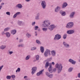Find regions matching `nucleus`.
Masks as SVG:
<instances>
[{
    "instance_id": "f03ea898",
    "label": "nucleus",
    "mask_w": 80,
    "mask_h": 80,
    "mask_svg": "<svg viewBox=\"0 0 80 80\" xmlns=\"http://www.w3.org/2000/svg\"><path fill=\"white\" fill-rule=\"evenodd\" d=\"M50 66L49 68H48V70L50 73H52L53 72V70L52 68V64L51 63H49L48 62H47L45 64V68H47L48 67Z\"/></svg>"
},
{
    "instance_id": "a211bd4d",
    "label": "nucleus",
    "mask_w": 80,
    "mask_h": 80,
    "mask_svg": "<svg viewBox=\"0 0 80 80\" xmlns=\"http://www.w3.org/2000/svg\"><path fill=\"white\" fill-rule=\"evenodd\" d=\"M44 71V69H42L41 70V71H40L39 72H38L37 73V76H40L41 74L42 73V72H43V71Z\"/></svg>"
},
{
    "instance_id": "6e6552de",
    "label": "nucleus",
    "mask_w": 80,
    "mask_h": 80,
    "mask_svg": "<svg viewBox=\"0 0 80 80\" xmlns=\"http://www.w3.org/2000/svg\"><path fill=\"white\" fill-rule=\"evenodd\" d=\"M75 33V30L71 29L68 30L67 32V33L68 35H72V34H73Z\"/></svg>"
},
{
    "instance_id": "a878e982",
    "label": "nucleus",
    "mask_w": 80,
    "mask_h": 80,
    "mask_svg": "<svg viewBox=\"0 0 80 80\" xmlns=\"http://www.w3.org/2000/svg\"><path fill=\"white\" fill-rule=\"evenodd\" d=\"M26 36L27 37V38H30L32 36V35H31V34H29L28 33H27L26 34Z\"/></svg>"
},
{
    "instance_id": "680f3d73",
    "label": "nucleus",
    "mask_w": 80,
    "mask_h": 80,
    "mask_svg": "<svg viewBox=\"0 0 80 80\" xmlns=\"http://www.w3.org/2000/svg\"><path fill=\"white\" fill-rule=\"evenodd\" d=\"M16 40H18V38H16Z\"/></svg>"
},
{
    "instance_id": "58836bf2",
    "label": "nucleus",
    "mask_w": 80,
    "mask_h": 80,
    "mask_svg": "<svg viewBox=\"0 0 80 80\" xmlns=\"http://www.w3.org/2000/svg\"><path fill=\"white\" fill-rule=\"evenodd\" d=\"M50 74L49 72H45V74L46 75V76H47V77H48Z\"/></svg>"
},
{
    "instance_id": "412c9836",
    "label": "nucleus",
    "mask_w": 80,
    "mask_h": 80,
    "mask_svg": "<svg viewBox=\"0 0 80 80\" xmlns=\"http://www.w3.org/2000/svg\"><path fill=\"white\" fill-rule=\"evenodd\" d=\"M40 16V13H38L37 15L36 16L35 19L36 20H39L40 18H39Z\"/></svg>"
},
{
    "instance_id": "de8ad7c7",
    "label": "nucleus",
    "mask_w": 80,
    "mask_h": 80,
    "mask_svg": "<svg viewBox=\"0 0 80 80\" xmlns=\"http://www.w3.org/2000/svg\"><path fill=\"white\" fill-rule=\"evenodd\" d=\"M21 13L20 12H17L16 13V14L17 15H20V14H21Z\"/></svg>"
},
{
    "instance_id": "2f4dec72",
    "label": "nucleus",
    "mask_w": 80,
    "mask_h": 80,
    "mask_svg": "<svg viewBox=\"0 0 80 80\" xmlns=\"http://www.w3.org/2000/svg\"><path fill=\"white\" fill-rule=\"evenodd\" d=\"M20 72V68H18L17 70L16 71V72L17 73V72Z\"/></svg>"
},
{
    "instance_id": "5fc2aeb1",
    "label": "nucleus",
    "mask_w": 80,
    "mask_h": 80,
    "mask_svg": "<svg viewBox=\"0 0 80 80\" xmlns=\"http://www.w3.org/2000/svg\"><path fill=\"white\" fill-rule=\"evenodd\" d=\"M51 64H52V65H55V62H52V63H51Z\"/></svg>"
},
{
    "instance_id": "8fccbe9b",
    "label": "nucleus",
    "mask_w": 80,
    "mask_h": 80,
    "mask_svg": "<svg viewBox=\"0 0 80 80\" xmlns=\"http://www.w3.org/2000/svg\"><path fill=\"white\" fill-rule=\"evenodd\" d=\"M57 71V69L56 68H54L53 69V72H55Z\"/></svg>"
},
{
    "instance_id": "49530a36",
    "label": "nucleus",
    "mask_w": 80,
    "mask_h": 80,
    "mask_svg": "<svg viewBox=\"0 0 80 80\" xmlns=\"http://www.w3.org/2000/svg\"><path fill=\"white\" fill-rule=\"evenodd\" d=\"M11 77L12 78H15V76L14 75H11Z\"/></svg>"
},
{
    "instance_id": "72a5a7b5",
    "label": "nucleus",
    "mask_w": 80,
    "mask_h": 80,
    "mask_svg": "<svg viewBox=\"0 0 80 80\" xmlns=\"http://www.w3.org/2000/svg\"><path fill=\"white\" fill-rule=\"evenodd\" d=\"M37 49V48L35 47H32L31 49V50H35Z\"/></svg>"
},
{
    "instance_id": "b1692460",
    "label": "nucleus",
    "mask_w": 80,
    "mask_h": 80,
    "mask_svg": "<svg viewBox=\"0 0 80 80\" xmlns=\"http://www.w3.org/2000/svg\"><path fill=\"white\" fill-rule=\"evenodd\" d=\"M41 52L42 53H43L44 52V50L45 49H44V48L42 46H41L40 48Z\"/></svg>"
},
{
    "instance_id": "39448f33",
    "label": "nucleus",
    "mask_w": 80,
    "mask_h": 80,
    "mask_svg": "<svg viewBox=\"0 0 80 80\" xmlns=\"http://www.w3.org/2000/svg\"><path fill=\"white\" fill-rule=\"evenodd\" d=\"M63 44L65 47L66 50H68V51L71 50L70 49V45L64 42H63Z\"/></svg>"
},
{
    "instance_id": "aec40b11",
    "label": "nucleus",
    "mask_w": 80,
    "mask_h": 80,
    "mask_svg": "<svg viewBox=\"0 0 80 80\" xmlns=\"http://www.w3.org/2000/svg\"><path fill=\"white\" fill-rule=\"evenodd\" d=\"M17 33V31L16 30H12L11 31V33L12 35H15Z\"/></svg>"
},
{
    "instance_id": "c9c22d12",
    "label": "nucleus",
    "mask_w": 80,
    "mask_h": 80,
    "mask_svg": "<svg viewBox=\"0 0 80 80\" xmlns=\"http://www.w3.org/2000/svg\"><path fill=\"white\" fill-rule=\"evenodd\" d=\"M53 74H50L49 75L48 77H49V78H52L53 77Z\"/></svg>"
},
{
    "instance_id": "bf43d9fd",
    "label": "nucleus",
    "mask_w": 80,
    "mask_h": 80,
    "mask_svg": "<svg viewBox=\"0 0 80 80\" xmlns=\"http://www.w3.org/2000/svg\"><path fill=\"white\" fill-rule=\"evenodd\" d=\"M38 31L39 32H40V29H38Z\"/></svg>"
},
{
    "instance_id": "423d86ee",
    "label": "nucleus",
    "mask_w": 80,
    "mask_h": 80,
    "mask_svg": "<svg viewBox=\"0 0 80 80\" xmlns=\"http://www.w3.org/2000/svg\"><path fill=\"white\" fill-rule=\"evenodd\" d=\"M74 23L73 22H70L67 24L66 26V28H71L73 26Z\"/></svg>"
},
{
    "instance_id": "20e7f679",
    "label": "nucleus",
    "mask_w": 80,
    "mask_h": 80,
    "mask_svg": "<svg viewBox=\"0 0 80 80\" xmlns=\"http://www.w3.org/2000/svg\"><path fill=\"white\" fill-rule=\"evenodd\" d=\"M50 50L47 49L44 53V56L45 57H48V56H50L51 53H50Z\"/></svg>"
},
{
    "instance_id": "a19ab883",
    "label": "nucleus",
    "mask_w": 80,
    "mask_h": 80,
    "mask_svg": "<svg viewBox=\"0 0 80 80\" xmlns=\"http://www.w3.org/2000/svg\"><path fill=\"white\" fill-rule=\"evenodd\" d=\"M6 15H9V16H10V12H6Z\"/></svg>"
},
{
    "instance_id": "4d7b16f0",
    "label": "nucleus",
    "mask_w": 80,
    "mask_h": 80,
    "mask_svg": "<svg viewBox=\"0 0 80 80\" xmlns=\"http://www.w3.org/2000/svg\"><path fill=\"white\" fill-rule=\"evenodd\" d=\"M2 6H0V10L2 9Z\"/></svg>"
},
{
    "instance_id": "ddd939ff",
    "label": "nucleus",
    "mask_w": 80,
    "mask_h": 80,
    "mask_svg": "<svg viewBox=\"0 0 80 80\" xmlns=\"http://www.w3.org/2000/svg\"><path fill=\"white\" fill-rule=\"evenodd\" d=\"M16 7L19 9H21L23 8V6L21 4H18L16 5Z\"/></svg>"
},
{
    "instance_id": "ea45409f",
    "label": "nucleus",
    "mask_w": 80,
    "mask_h": 80,
    "mask_svg": "<svg viewBox=\"0 0 80 80\" xmlns=\"http://www.w3.org/2000/svg\"><path fill=\"white\" fill-rule=\"evenodd\" d=\"M39 28V27L37 26H36L34 27V30H37L38 28Z\"/></svg>"
},
{
    "instance_id": "bb28decb",
    "label": "nucleus",
    "mask_w": 80,
    "mask_h": 80,
    "mask_svg": "<svg viewBox=\"0 0 80 80\" xmlns=\"http://www.w3.org/2000/svg\"><path fill=\"white\" fill-rule=\"evenodd\" d=\"M18 47H24V44H23L21 43L18 45Z\"/></svg>"
},
{
    "instance_id": "e2e57ef3",
    "label": "nucleus",
    "mask_w": 80,
    "mask_h": 80,
    "mask_svg": "<svg viewBox=\"0 0 80 80\" xmlns=\"http://www.w3.org/2000/svg\"><path fill=\"white\" fill-rule=\"evenodd\" d=\"M48 61H49V60H50V59H48Z\"/></svg>"
},
{
    "instance_id": "2eb2a0df",
    "label": "nucleus",
    "mask_w": 80,
    "mask_h": 80,
    "mask_svg": "<svg viewBox=\"0 0 80 80\" xmlns=\"http://www.w3.org/2000/svg\"><path fill=\"white\" fill-rule=\"evenodd\" d=\"M51 55L53 57H55L56 55V51L55 50L51 51Z\"/></svg>"
},
{
    "instance_id": "6ab92c4d",
    "label": "nucleus",
    "mask_w": 80,
    "mask_h": 80,
    "mask_svg": "<svg viewBox=\"0 0 80 80\" xmlns=\"http://www.w3.org/2000/svg\"><path fill=\"white\" fill-rule=\"evenodd\" d=\"M68 5V4L66 2H64L63 3V4L62 5V8H65Z\"/></svg>"
},
{
    "instance_id": "052dcab7",
    "label": "nucleus",
    "mask_w": 80,
    "mask_h": 80,
    "mask_svg": "<svg viewBox=\"0 0 80 80\" xmlns=\"http://www.w3.org/2000/svg\"><path fill=\"white\" fill-rule=\"evenodd\" d=\"M2 0H0V3H1V2H2Z\"/></svg>"
},
{
    "instance_id": "09e8293b",
    "label": "nucleus",
    "mask_w": 80,
    "mask_h": 80,
    "mask_svg": "<svg viewBox=\"0 0 80 80\" xmlns=\"http://www.w3.org/2000/svg\"><path fill=\"white\" fill-rule=\"evenodd\" d=\"M78 78H80V73L78 74Z\"/></svg>"
},
{
    "instance_id": "13d9d810",
    "label": "nucleus",
    "mask_w": 80,
    "mask_h": 80,
    "mask_svg": "<svg viewBox=\"0 0 80 80\" xmlns=\"http://www.w3.org/2000/svg\"><path fill=\"white\" fill-rule=\"evenodd\" d=\"M1 5H4V3H1Z\"/></svg>"
},
{
    "instance_id": "4468645a",
    "label": "nucleus",
    "mask_w": 80,
    "mask_h": 80,
    "mask_svg": "<svg viewBox=\"0 0 80 80\" xmlns=\"http://www.w3.org/2000/svg\"><path fill=\"white\" fill-rule=\"evenodd\" d=\"M75 14V12H73L71 13L69 17L70 18H73L74 17V15Z\"/></svg>"
},
{
    "instance_id": "473e14b6",
    "label": "nucleus",
    "mask_w": 80,
    "mask_h": 80,
    "mask_svg": "<svg viewBox=\"0 0 80 80\" xmlns=\"http://www.w3.org/2000/svg\"><path fill=\"white\" fill-rule=\"evenodd\" d=\"M48 30V28H42V30L43 32H46Z\"/></svg>"
},
{
    "instance_id": "9d476101",
    "label": "nucleus",
    "mask_w": 80,
    "mask_h": 80,
    "mask_svg": "<svg viewBox=\"0 0 80 80\" xmlns=\"http://www.w3.org/2000/svg\"><path fill=\"white\" fill-rule=\"evenodd\" d=\"M17 23L19 26H23L24 24L23 23L22 21L21 20H19L18 21Z\"/></svg>"
},
{
    "instance_id": "f3484780",
    "label": "nucleus",
    "mask_w": 80,
    "mask_h": 80,
    "mask_svg": "<svg viewBox=\"0 0 80 80\" xmlns=\"http://www.w3.org/2000/svg\"><path fill=\"white\" fill-rule=\"evenodd\" d=\"M60 13L61 14L62 16H65L66 15V12L65 11H63L62 10H61L60 11Z\"/></svg>"
},
{
    "instance_id": "864d4df0",
    "label": "nucleus",
    "mask_w": 80,
    "mask_h": 80,
    "mask_svg": "<svg viewBox=\"0 0 80 80\" xmlns=\"http://www.w3.org/2000/svg\"><path fill=\"white\" fill-rule=\"evenodd\" d=\"M26 2H30V0H25Z\"/></svg>"
},
{
    "instance_id": "0e129e2a",
    "label": "nucleus",
    "mask_w": 80,
    "mask_h": 80,
    "mask_svg": "<svg viewBox=\"0 0 80 80\" xmlns=\"http://www.w3.org/2000/svg\"><path fill=\"white\" fill-rule=\"evenodd\" d=\"M78 62H80V60H79Z\"/></svg>"
},
{
    "instance_id": "c756f323",
    "label": "nucleus",
    "mask_w": 80,
    "mask_h": 80,
    "mask_svg": "<svg viewBox=\"0 0 80 80\" xmlns=\"http://www.w3.org/2000/svg\"><path fill=\"white\" fill-rule=\"evenodd\" d=\"M73 68H69L68 70V72H71L72 71V70H73Z\"/></svg>"
},
{
    "instance_id": "7c9ffc66",
    "label": "nucleus",
    "mask_w": 80,
    "mask_h": 80,
    "mask_svg": "<svg viewBox=\"0 0 80 80\" xmlns=\"http://www.w3.org/2000/svg\"><path fill=\"white\" fill-rule=\"evenodd\" d=\"M10 29V28H7L4 29V32H7L8 30H9Z\"/></svg>"
},
{
    "instance_id": "603ef678",
    "label": "nucleus",
    "mask_w": 80,
    "mask_h": 80,
    "mask_svg": "<svg viewBox=\"0 0 80 80\" xmlns=\"http://www.w3.org/2000/svg\"><path fill=\"white\" fill-rule=\"evenodd\" d=\"M2 35H5V32H2Z\"/></svg>"
},
{
    "instance_id": "7ed1b4c3",
    "label": "nucleus",
    "mask_w": 80,
    "mask_h": 80,
    "mask_svg": "<svg viewBox=\"0 0 80 80\" xmlns=\"http://www.w3.org/2000/svg\"><path fill=\"white\" fill-rule=\"evenodd\" d=\"M55 67L56 68H57L58 73H60L62 70V68H63L62 64L61 63H57L55 65Z\"/></svg>"
},
{
    "instance_id": "4c0bfd02",
    "label": "nucleus",
    "mask_w": 80,
    "mask_h": 80,
    "mask_svg": "<svg viewBox=\"0 0 80 80\" xmlns=\"http://www.w3.org/2000/svg\"><path fill=\"white\" fill-rule=\"evenodd\" d=\"M40 57L38 55H37L36 56V60H39V58Z\"/></svg>"
},
{
    "instance_id": "9b49d317",
    "label": "nucleus",
    "mask_w": 80,
    "mask_h": 80,
    "mask_svg": "<svg viewBox=\"0 0 80 80\" xmlns=\"http://www.w3.org/2000/svg\"><path fill=\"white\" fill-rule=\"evenodd\" d=\"M37 67H34L32 68L31 74L33 75L35 73V72L37 71Z\"/></svg>"
},
{
    "instance_id": "4be33fe9",
    "label": "nucleus",
    "mask_w": 80,
    "mask_h": 80,
    "mask_svg": "<svg viewBox=\"0 0 80 80\" xmlns=\"http://www.w3.org/2000/svg\"><path fill=\"white\" fill-rule=\"evenodd\" d=\"M6 48V45H2L0 47V49L1 50H3Z\"/></svg>"
},
{
    "instance_id": "79ce46f5",
    "label": "nucleus",
    "mask_w": 80,
    "mask_h": 80,
    "mask_svg": "<svg viewBox=\"0 0 80 80\" xmlns=\"http://www.w3.org/2000/svg\"><path fill=\"white\" fill-rule=\"evenodd\" d=\"M67 38V34H64L63 36V39H66Z\"/></svg>"
},
{
    "instance_id": "3c124183",
    "label": "nucleus",
    "mask_w": 80,
    "mask_h": 80,
    "mask_svg": "<svg viewBox=\"0 0 80 80\" xmlns=\"http://www.w3.org/2000/svg\"><path fill=\"white\" fill-rule=\"evenodd\" d=\"M35 22H34L32 23V26H33V25H35Z\"/></svg>"
},
{
    "instance_id": "cd10ccee",
    "label": "nucleus",
    "mask_w": 80,
    "mask_h": 80,
    "mask_svg": "<svg viewBox=\"0 0 80 80\" xmlns=\"http://www.w3.org/2000/svg\"><path fill=\"white\" fill-rule=\"evenodd\" d=\"M36 42L37 43H38V44H41L42 43L40 41V40L38 39H37L36 40Z\"/></svg>"
},
{
    "instance_id": "f257e3e1",
    "label": "nucleus",
    "mask_w": 80,
    "mask_h": 80,
    "mask_svg": "<svg viewBox=\"0 0 80 80\" xmlns=\"http://www.w3.org/2000/svg\"><path fill=\"white\" fill-rule=\"evenodd\" d=\"M42 26L44 28H48L49 30L50 31H52V30H53V28L56 27V26L54 25H50V22L48 20H45L42 22Z\"/></svg>"
},
{
    "instance_id": "0eeeda50",
    "label": "nucleus",
    "mask_w": 80,
    "mask_h": 80,
    "mask_svg": "<svg viewBox=\"0 0 80 80\" xmlns=\"http://www.w3.org/2000/svg\"><path fill=\"white\" fill-rule=\"evenodd\" d=\"M41 7L43 9H45L46 8V2L44 1H43L41 2Z\"/></svg>"
},
{
    "instance_id": "393cba45",
    "label": "nucleus",
    "mask_w": 80,
    "mask_h": 80,
    "mask_svg": "<svg viewBox=\"0 0 80 80\" xmlns=\"http://www.w3.org/2000/svg\"><path fill=\"white\" fill-rule=\"evenodd\" d=\"M30 55H28L26 56L25 58V60H28L29 59H30Z\"/></svg>"
},
{
    "instance_id": "e433bc0d",
    "label": "nucleus",
    "mask_w": 80,
    "mask_h": 80,
    "mask_svg": "<svg viewBox=\"0 0 80 80\" xmlns=\"http://www.w3.org/2000/svg\"><path fill=\"white\" fill-rule=\"evenodd\" d=\"M24 79H25V80H28V76H24Z\"/></svg>"
},
{
    "instance_id": "5701e85b",
    "label": "nucleus",
    "mask_w": 80,
    "mask_h": 80,
    "mask_svg": "<svg viewBox=\"0 0 80 80\" xmlns=\"http://www.w3.org/2000/svg\"><path fill=\"white\" fill-rule=\"evenodd\" d=\"M5 35L7 38H9L10 37V33L8 32H7L5 33Z\"/></svg>"
},
{
    "instance_id": "c85d7f7f",
    "label": "nucleus",
    "mask_w": 80,
    "mask_h": 80,
    "mask_svg": "<svg viewBox=\"0 0 80 80\" xmlns=\"http://www.w3.org/2000/svg\"><path fill=\"white\" fill-rule=\"evenodd\" d=\"M11 76L8 75L6 76V78L7 80H10L11 79Z\"/></svg>"
},
{
    "instance_id": "37998d69",
    "label": "nucleus",
    "mask_w": 80,
    "mask_h": 80,
    "mask_svg": "<svg viewBox=\"0 0 80 80\" xmlns=\"http://www.w3.org/2000/svg\"><path fill=\"white\" fill-rule=\"evenodd\" d=\"M23 42V39H20L19 40V43H22Z\"/></svg>"
},
{
    "instance_id": "c03bdc74",
    "label": "nucleus",
    "mask_w": 80,
    "mask_h": 80,
    "mask_svg": "<svg viewBox=\"0 0 80 80\" xmlns=\"http://www.w3.org/2000/svg\"><path fill=\"white\" fill-rule=\"evenodd\" d=\"M3 65H2L0 67V72H1L2 69L3 68Z\"/></svg>"
},
{
    "instance_id": "1a4fd4ad",
    "label": "nucleus",
    "mask_w": 80,
    "mask_h": 80,
    "mask_svg": "<svg viewBox=\"0 0 80 80\" xmlns=\"http://www.w3.org/2000/svg\"><path fill=\"white\" fill-rule=\"evenodd\" d=\"M61 38V35L58 34L55 35V37L54 38V40H58L59 39Z\"/></svg>"
},
{
    "instance_id": "a18cd8bd",
    "label": "nucleus",
    "mask_w": 80,
    "mask_h": 80,
    "mask_svg": "<svg viewBox=\"0 0 80 80\" xmlns=\"http://www.w3.org/2000/svg\"><path fill=\"white\" fill-rule=\"evenodd\" d=\"M17 15L16 14H15L13 16V18H16L17 17Z\"/></svg>"
},
{
    "instance_id": "dca6fc26",
    "label": "nucleus",
    "mask_w": 80,
    "mask_h": 80,
    "mask_svg": "<svg viewBox=\"0 0 80 80\" xmlns=\"http://www.w3.org/2000/svg\"><path fill=\"white\" fill-rule=\"evenodd\" d=\"M61 9V8L60 6H57V7L55 9V12H58Z\"/></svg>"
},
{
    "instance_id": "6e6d98bb",
    "label": "nucleus",
    "mask_w": 80,
    "mask_h": 80,
    "mask_svg": "<svg viewBox=\"0 0 80 80\" xmlns=\"http://www.w3.org/2000/svg\"><path fill=\"white\" fill-rule=\"evenodd\" d=\"M35 36H37V32H35Z\"/></svg>"
},
{
    "instance_id": "f704fd0d",
    "label": "nucleus",
    "mask_w": 80,
    "mask_h": 80,
    "mask_svg": "<svg viewBox=\"0 0 80 80\" xmlns=\"http://www.w3.org/2000/svg\"><path fill=\"white\" fill-rule=\"evenodd\" d=\"M13 51H8V53L9 54V55H12V54H13Z\"/></svg>"
},
{
    "instance_id": "f8f14e48",
    "label": "nucleus",
    "mask_w": 80,
    "mask_h": 80,
    "mask_svg": "<svg viewBox=\"0 0 80 80\" xmlns=\"http://www.w3.org/2000/svg\"><path fill=\"white\" fill-rule=\"evenodd\" d=\"M68 62L71 63L72 65H75L76 63V61L70 58L68 60Z\"/></svg>"
}]
</instances>
